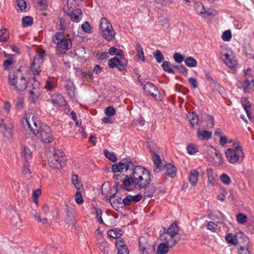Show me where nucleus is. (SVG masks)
Wrapping results in <instances>:
<instances>
[{
    "label": "nucleus",
    "mask_w": 254,
    "mask_h": 254,
    "mask_svg": "<svg viewBox=\"0 0 254 254\" xmlns=\"http://www.w3.org/2000/svg\"><path fill=\"white\" fill-rule=\"evenodd\" d=\"M22 25L24 27H28L31 26L33 23V19L30 16H25L23 17L22 20Z\"/></svg>",
    "instance_id": "42"
},
{
    "label": "nucleus",
    "mask_w": 254,
    "mask_h": 254,
    "mask_svg": "<svg viewBox=\"0 0 254 254\" xmlns=\"http://www.w3.org/2000/svg\"><path fill=\"white\" fill-rule=\"evenodd\" d=\"M100 250L102 251L104 254H109L110 247L108 243L106 242L99 247Z\"/></svg>",
    "instance_id": "48"
},
{
    "label": "nucleus",
    "mask_w": 254,
    "mask_h": 254,
    "mask_svg": "<svg viewBox=\"0 0 254 254\" xmlns=\"http://www.w3.org/2000/svg\"><path fill=\"white\" fill-rule=\"evenodd\" d=\"M9 38V34L6 29H2L0 31V42H3Z\"/></svg>",
    "instance_id": "40"
},
{
    "label": "nucleus",
    "mask_w": 254,
    "mask_h": 254,
    "mask_svg": "<svg viewBox=\"0 0 254 254\" xmlns=\"http://www.w3.org/2000/svg\"><path fill=\"white\" fill-rule=\"evenodd\" d=\"M162 66L164 70L168 73H174L173 69L171 67V64L169 62L164 61L162 64Z\"/></svg>",
    "instance_id": "44"
},
{
    "label": "nucleus",
    "mask_w": 254,
    "mask_h": 254,
    "mask_svg": "<svg viewBox=\"0 0 254 254\" xmlns=\"http://www.w3.org/2000/svg\"><path fill=\"white\" fill-rule=\"evenodd\" d=\"M163 229L164 232L160 236L161 241L168 244L170 247H173L180 241V238L173 236V235L166 232L165 228H163Z\"/></svg>",
    "instance_id": "14"
},
{
    "label": "nucleus",
    "mask_w": 254,
    "mask_h": 254,
    "mask_svg": "<svg viewBox=\"0 0 254 254\" xmlns=\"http://www.w3.org/2000/svg\"><path fill=\"white\" fill-rule=\"evenodd\" d=\"M42 63L38 64V62H35L33 61L32 64L31 65L30 69L31 72L34 75H38L41 71L42 69L41 68V65Z\"/></svg>",
    "instance_id": "26"
},
{
    "label": "nucleus",
    "mask_w": 254,
    "mask_h": 254,
    "mask_svg": "<svg viewBox=\"0 0 254 254\" xmlns=\"http://www.w3.org/2000/svg\"><path fill=\"white\" fill-rule=\"evenodd\" d=\"M8 82L10 85L18 91H23L27 87V81L24 76L18 78L15 73H11L8 76Z\"/></svg>",
    "instance_id": "8"
},
{
    "label": "nucleus",
    "mask_w": 254,
    "mask_h": 254,
    "mask_svg": "<svg viewBox=\"0 0 254 254\" xmlns=\"http://www.w3.org/2000/svg\"><path fill=\"white\" fill-rule=\"evenodd\" d=\"M223 62L230 68H234L237 65V61L232 51H228L224 55Z\"/></svg>",
    "instance_id": "15"
},
{
    "label": "nucleus",
    "mask_w": 254,
    "mask_h": 254,
    "mask_svg": "<svg viewBox=\"0 0 254 254\" xmlns=\"http://www.w3.org/2000/svg\"><path fill=\"white\" fill-rule=\"evenodd\" d=\"M188 118L189 119L190 123L192 127L197 125L198 122V118L196 113L192 112L188 115Z\"/></svg>",
    "instance_id": "31"
},
{
    "label": "nucleus",
    "mask_w": 254,
    "mask_h": 254,
    "mask_svg": "<svg viewBox=\"0 0 254 254\" xmlns=\"http://www.w3.org/2000/svg\"><path fill=\"white\" fill-rule=\"evenodd\" d=\"M29 166V165L28 162H27V163L25 162L24 164V166L22 170V172L23 175L27 176V175H28L30 173Z\"/></svg>",
    "instance_id": "60"
},
{
    "label": "nucleus",
    "mask_w": 254,
    "mask_h": 254,
    "mask_svg": "<svg viewBox=\"0 0 254 254\" xmlns=\"http://www.w3.org/2000/svg\"><path fill=\"white\" fill-rule=\"evenodd\" d=\"M189 83L190 84V85L193 88L195 89V88H197V87H198L197 82L195 78H193V77H190L189 79Z\"/></svg>",
    "instance_id": "64"
},
{
    "label": "nucleus",
    "mask_w": 254,
    "mask_h": 254,
    "mask_svg": "<svg viewBox=\"0 0 254 254\" xmlns=\"http://www.w3.org/2000/svg\"><path fill=\"white\" fill-rule=\"evenodd\" d=\"M207 176L209 185L214 187L217 185L218 182L216 179V175L212 169H207Z\"/></svg>",
    "instance_id": "22"
},
{
    "label": "nucleus",
    "mask_w": 254,
    "mask_h": 254,
    "mask_svg": "<svg viewBox=\"0 0 254 254\" xmlns=\"http://www.w3.org/2000/svg\"><path fill=\"white\" fill-rule=\"evenodd\" d=\"M29 88L30 94V99L31 102L34 103L41 95L42 92L41 87L39 82L35 79V77L32 78L29 82Z\"/></svg>",
    "instance_id": "9"
},
{
    "label": "nucleus",
    "mask_w": 254,
    "mask_h": 254,
    "mask_svg": "<svg viewBox=\"0 0 254 254\" xmlns=\"http://www.w3.org/2000/svg\"><path fill=\"white\" fill-rule=\"evenodd\" d=\"M52 102L53 104L57 106H63L65 104V100L63 96L60 94H55L53 97Z\"/></svg>",
    "instance_id": "23"
},
{
    "label": "nucleus",
    "mask_w": 254,
    "mask_h": 254,
    "mask_svg": "<svg viewBox=\"0 0 254 254\" xmlns=\"http://www.w3.org/2000/svg\"><path fill=\"white\" fill-rule=\"evenodd\" d=\"M105 114L108 117H112L116 114V110L112 106H109L105 109Z\"/></svg>",
    "instance_id": "51"
},
{
    "label": "nucleus",
    "mask_w": 254,
    "mask_h": 254,
    "mask_svg": "<svg viewBox=\"0 0 254 254\" xmlns=\"http://www.w3.org/2000/svg\"><path fill=\"white\" fill-rule=\"evenodd\" d=\"M108 65L110 68H117L119 70H124L127 65V61L124 57L119 59L114 57L109 60Z\"/></svg>",
    "instance_id": "13"
},
{
    "label": "nucleus",
    "mask_w": 254,
    "mask_h": 254,
    "mask_svg": "<svg viewBox=\"0 0 254 254\" xmlns=\"http://www.w3.org/2000/svg\"><path fill=\"white\" fill-rule=\"evenodd\" d=\"M123 183L126 186L133 184L139 189L146 188L150 183V172L140 166L133 167L131 172L126 175Z\"/></svg>",
    "instance_id": "1"
},
{
    "label": "nucleus",
    "mask_w": 254,
    "mask_h": 254,
    "mask_svg": "<svg viewBox=\"0 0 254 254\" xmlns=\"http://www.w3.org/2000/svg\"><path fill=\"white\" fill-rule=\"evenodd\" d=\"M179 228L176 222H173L166 230V232L169 234L173 235V236L177 237L178 234L179 233Z\"/></svg>",
    "instance_id": "25"
},
{
    "label": "nucleus",
    "mask_w": 254,
    "mask_h": 254,
    "mask_svg": "<svg viewBox=\"0 0 254 254\" xmlns=\"http://www.w3.org/2000/svg\"><path fill=\"white\" fill-rule=\"evenodd\" d=\"M116 197V193H113L111 196H110L109 198V201L110 202L111 204L113 207H115L117 206V205L121 203V197Z\"/></svg>",
    "instance_id": "32"
},
{
    "label": "nucleus",
    "mask_w": 254,
    "mask_h": 254,
    "mask_svg": "<svg viewBox=\"0 0 254 254\" xmlns=\"http://www.w3.org/2000/svg\"><path fill=\"white\" fill-rule=\"evenodd\" d=\"M128 197L130 199L131 201L134 202H137L141 200L142 195L141 193H138L135 195H128Z\"/></svg>",
    "instance_id": "54"
},
{
    "label": "nucleus",
    "mask_w": 254,
    "mask_h": 254,
    "mask_svg": "<svg viewBox=\"0 0 254 254\" xmlns=\"http://www.w3.org/2000/svg\"><path fill=\"white\" fill-rule=\"evenodd\" d=\"M99 32L103 38L108 41H112L115 38V32L112 24L106 18L100 19Z\"/></svg>",
    "instance_id": "5"
},
{
    "label": "nucleus",
    "mask_w": 254,
    "mask_h": 254,
    "mask_svg": "<svg viewBox=\"0 0 254 254\" xmlns=\"http://www.w3.org/2000/svg\"><path fill=\"white\" fill-rule=\"evenodd\" d=\"M169 248L171 247L168 244L162 242L157 247V253L158 254H166L169 251Z\"/></svg>",
    "instance_id": "29"
},
{
    "label": "nucleus",
    "mask_w": 254,
    "mask_h": 254,
    "mask_svg": "<svg viewBox=\"0 0 254 254\" xmlns=\"http://www.w3.org/2000/svg\"><path fill=\"white\" fill-rule=\"evenodd\" d=\"M45 51L43 50H41L37 52V54L35 56L33 60L35 61V62H39V63H43Z\"/></svg>",
    "instance_id": "33"
},
{
    "label": "nucleus",
    "mask_w": 254,
    "mask_h": 254,
    "mask_svg": "<svg viewBox=\"0 0 254 254\" xmlns=\"http://www.w3.org/2000/svg\"><path fill=\"white\" fill-rule=\"evenodd\" d=\"M185 63L188 66L190 67H195L197 64V61L191 57L186 58Z\"/></svg>",
    "instance_id": "38"
},
{
    "label": "nucleus",
    "mask_w": 254,
    "mask_h": 254,
    "mask_svg": "<svg viewBox=\"0 0 254 254\" xmlns=\"http://www.w3.org/2000/svg\"><path fill=\"white\" fill-rule=\"evenodd\" d=\"M71 182L73 185L74 186L76 190H82L83 188V185L81 182V181L79 179L78 177L76 175H73L71 177Z\"/></svg>",
    "instance_id": "27"
},
{
    "label": "nucleus",
    "mask_w": 254,
    "mask_h": 254,
    "mask_svg": "<svg viewBox=\"0 0 254 254\" xmlns=\"http://www.w3.org/2000/svg\"><path fill=\"white\" fill-rule=\"evenodd\" d=\"M22 124L25 128L27 127L34 135L38 133L40 123L37 117L31 111H29L26 113L22 121Z\"/></svg>",
    "instance_id": "6"
},
{
    "label": "nucleus",
    "mask_w": 254,
    "mask_h": 254,
    "mask_svg": "<svg viewBox=\"0 0 254 254\" xmlns=\"http://www.w3.org/2000/svg\"><path fill=\"white\" fill-rule=\"evenodd\" d=\"M13 120L10 117L4 116L0 112V132L3 136L8 139L11 138L13 136Z\"/></svg>",
    "instance_id": "3"
},
{
    "label": "nucleus",
    "mask_w": 254,
    "mask_h": 254,
    "mask_svg": "<svg viewBox=\"0 0 254 254\" xmlns=\"http://www.w3.org/2000/svg\"><path fill=\"white\" fill-rule=\"evenodd\" d=\"M212 133L207 130H198L197 133V137L199 140H208L211 138Z\"/></svg>",
    "instance_id": "24"
},
{
    "label": "nucleus",
    "mask_w": 254,
    "mask_h": 254,
    "mask_svg": "<svg viewBox=\"0 0 254 254\" xmlns=\"http://www.w3.org/2000/svg\"><path fill=\"white\" fill-rule=\"evenodd\" d=\"M194 8L196 12L199 15L204 14L205 8L203 4L200 2H196L194 4Z\"/></svg>",
    "instance_id": "36"
},
{
    "label": "nucleus",
    "mask_w": 254,
    "mask_h": 254,
    "mask_svg": "<svg viewBox=\"0 0 254 254\" xmlns=\"http://www.w3.org/2000/svg\"><path fill=\"white\" fill-rule=\"evenodd\" d=\"M39 134L41 140L44 143H49L53 140V135L51 128L47 125H43L38 129V133L35 135Z\"/></svg>",
    "instance_id": "12"
},
{
    "label": "nucleus",
    "mask_w": 254,
    "mask_h": 254,
    "mask_svg": "<svg viewBox=\"0 0 254 254\" xmlns=\"http://www.w3.org/2000/svg\"><path fill=\"white\" fill-rule=\"evenodd\" d=\"M11 108V106L10 103L9 101L5 102L3 105V109L7 114L9 113Z\"/></svg>",
    "instance_id": "63"
},
{
    "label": "nucleus",
    "mask_w": 254,
    "mask_h": 254,
    "mask_svg": "<svg viewBox=\"0 0 254 254\" xmlns=\"http://www.w3.org/2000/svg\"><path fill=\"white\" fill-rule=\"evenodd\" d=\"M222 39L224 41H229L232 38V34L230 30H228L224 31L222 35Z\"/></svg>",
    "instance_id": "50"
},
{
    "label": "nucleus",
    "mask_w": 254,
    "mask_h": 254,
    "mask_svg": "<svg viewBox=\"0 0 254 254\" xmlns=\"http://www.w3.org/2000/svg\"><path fill=\"white\" fill-rule=\"evenodd\" d=\"M227 242L233 245H236L238 243L236 236L232 234H228L225 237Z\"/></svg>",
    "instance_id": "37"
},
{
    "label": "nucleus",
    "mask_w": 254,
    "mask_h": 254,
    "mask_svg": "<svg viewBox=\"0 0 254 254\" xmlns=\"http://www.w3.org/2000/svg\"><path fill=\"white\" fill-rule=\"evenodd\" d=\"M173 58L178 63H181L184 60V56L179 53H175L173 55Z\"/></svg>",
    "instance_id": "55"
},
{
    "label": "nucleus",
    "mask_w": 254,
    "mask_h": 254,
    "mask_svg": "<svg viewBox=\"0 0 254 254\" xmlns=\"http://www.w3.org/2000/svg\"><path fill=\"white\" fill-rule=\"evenodd\" d=\"M66 14L68 16L73 22H78L81 18L82 11L81 9L77 8L71 12L66 13Z\"/></svg>",
    "instance_id": "19"
},
{
    "label": "nucleus",
    "mask_w": 254,
    "mask_h": 254,
    "mask_svg": "<svg viewBox=\"0 0 254 254\" xmlns=\"http://www.w3.org/2000/svg\"><path fill=\"white\" fill-rule=\"evenodd\" d=\"M22 153L26 163L28 162L29 159H30L31 158V150L28 148L24 146L22 149Z\"/></svg>",
    "instance_id": "35"
},
{
    "label": "nucleus",
    "mask_w": 254,
    "mask_h": 254,
    "mask_svg": "<svg viewBox=\"0 0 254 254\" xmlns=\"http://www.w3.org/2000/svg\"><path fill=\"white\" fill-rule=\"evenodd\" d=\"M117 250V254H129V251L127 246H124V247L118 248Z\"/></svg>",
    "instance_id": "59"
},
{
    "label": "nucleus",
    "mask_w": 254,
    "mask_h": 254,
    "mask_svg": "<svg viewBox=\"0 0 254 254\" xmlns=\"http://www.w3.org/2000/svg\"><path fill=\"white\" fill-rule=\"evenodd\" d=\"M133 164L129 158H125L118 163L113 164L111 169L113 173L121 172L124 169L127 174H129L133 168Z\"/></svg>",
    "instance_id": "10"
},
{
    "label": "nucleus",
    "mask_w": 254,
    "mask_h": 254,
    "mask_svg": "<svg viewBox=\"0 0 254 254\" xmlns=\"http://www.w3.org/2000/svg\"><path fill=\"white\" fill-rule=\"evenodd\" d=\"M81 28H82V30L86 33H90L91 32L90 25L88 22H84V23H83L82 25Z\"/></svg>",
    "instance_id": "58"
},
{
    "label": "nucleus",
    "mask_w": 254,
    "mask_h": 254,
    "mask_svg": "<svg viewBox=\"0 0 254 254\" xmlns=\"http://www.w3.org/2000/svg\"><path fill=\"white\" fill-rule=\"evenodd\" d=\"M65 157L63 152L55 151L48 159L49 166L54 169H59L65 165Z\"/></svg>",
    "instance_id": "7"
},
{
    "label": "nucleus",
    "mask_w": 254,
    "mask_h": 254,
    "mask_svg": "<svg viewBox=\"0 0 254 254\" xmlns=\"http://www.w3.org/2000/svg\"><path fill=\"white\" fill-rule=\"evenodd\" d=\"M242 104L243 108L247 113V116L249 119H253L254 118V116L252 113V108L248 100L246 98H243L242 101Z\"/></svg>",
    "instance_id": "17"
},
{
    "label": "nucleus",
    "mask_w": 254,
    "mask_h": 254,
    "mask_svg": "<svg viewBox=\"0 0 254 254\" xmlns=\"http://www.w3.org/2000/svg\"><path fill=\"white\" fill-rule=\"evenodd\" d=\"M153 55L156 61L159 63H161L164 59V56L159 50L154 52Z\"/></svg>",
    "instance_id": "43"
},
{
    "label": "nucleus",
    "mask_w": 254,
    "mask_h": 254,
    "mask_svg": "<svg viewBox=\"0 0 254 254\" xmlns=\"http://www.w3.org/2000/svg\"><path fill=\"white\" fill-rule=\"evenodd\" d=\"M239 254H251L249 247L247 246L246 248L241 247L238 252Z\"/></svg>",
    "instance_id": "61"
},
{
    "label": "nucleus",
    "mask_w": 254,
    "mask_h": 254,
    "mask_svg": "<svg viewBox=\"0 0 254 254\" xmlns=\"http://www.w3.org/2000/svg\"><path fill=\"white\" fill-rule=\"evenodd\" d=\"M149 239L148 235L141 236L138 239L139 250L142 254H148L155 250L154 246L149 242Z\"/></svg>",
    "instance_id": "11"
},
{
    "label": "nucleus",
    "mask_w": 254,
    "mask_h": 254,
    "mask_svg": "<svg viewBox=\"0 0 254 254\" xmlns=\"http://www.w3.org/2000/svg\"><path fill=\"white\" fill-rule=\"evenodd\" d=\"M16 4L20 10L23 11L26 9L27 4L24 0H16Z\"/></svg>",
    "instance_id": "56"
},
{
    "label": "nucleus",
    "mask_w": 254,
    "mask_h": 254,
    "mask_svg": "<svg viewBox=\"0 0 254 254\" xmlns=\"http://www.w3.org/2000/svg\"><path fill=\"white\" fill-rule=\"evenodd\" d=\"M142 86H143V89L149 92L151 96L154 97L157 96V94L158 92V88L153 84L147 82L145 84L141 83Z\"/></svg>",
    "instance_id": "18"
},
{
    "label": "nucleus",
    "mask_w": 254,
    "mask_h": 254,
    "mask_svg": "<svg viewBox=\"0 0 254 254\" xmlns=\"http://www.w3.org/2000/svg\"><path fill=\"white\" fill-rule=\"evenodd\" d=\"M75 201L78 204H82L83 199L81 194V190H77L75 194Z\"/></svg>",
    "instance_id": "47"
},
{
    "label": "nucleus",
    "mask_w": 254,
    "mask_h": 254,
    "mask_svg": "<svg viewBox=\"0 0 254 254\" xmlns=\"http://www.w3.org/2000/svg\"><path fill=\"white\" fill-rule=\"evenodd\" d=\"M66 91L68 95L71 98L74 97V90L75 88L73 84L71 82L67 83L65 85Z\"/></svg>",
    "instance_id": "34"
},
{
    "label": "nucleus",
    "mask_w": 254,
    "mask_h": 254,
    "mask_svg": "<svg viewBox=\"0 0 254 254\" xmlns=\"http://www.w3.org/2000/svg\"><path fill=\"white\" fill-rule=\"evenodd\" d=\"M220 178L222 182L226 185H229L231 183L230 178L226 174H222Z\"/></svg>",
    "instance_id": "53"
},
{
    "label": "nucleus",
    "mask_w": 254,
    "mask_h": 254,
    "mask_svg": "<svg viewBox=\"0 0 254 254\" xmlns=\"http://www.w3.org/2000/svg\"><path fill=\"white\" fill-rule=\"evenodd\" d=\"M233 148H228L225 151L226 157L231 164L241 163L244 158V153L238 142L233 144Z\"/></svg>",
    "instance_id": "2"
},
{
    "label": "nucleus",
    "mask_w": 254,
    "mask_h": 254,
    "mask_svg": "<svg viewBox=\"0 0 254 254\" xmlns=\"http://www.w3.org/2000/svg\"><path fill=\"white\" fill-rule=\"evenodd\" d=\"M104 153L106 156L112 162H116L117 159L116 156V155L114 153L112 152H110L108 150H105L104 151Z\"/></svg>",
    "instance_id": "45"
},
{
    "label": "nucleus",
    "mask_w": 254,
    "mask_h": 254,
    "mask_svg": "<svg viewBox=\"0 0 254 254\" xmlns=\"http://www.w3.org/2000/svg\"><path fill=\"white\" fill-rule=\"evenodd\" d=\"M236 218L237 221L241 224H244L247 221V216L241 213L237 215Z\"/></svg>",
    "instance_id": "49"
},
{
    "label": "nucleus",
    "mask_w": 254,
    "mask_h": 254,
    "mask_svg": "<svg viewBox=\"0 0 254 254\" xmlns=\"http://www.w3.org/2000/svg\"><path fill=\"white\" fill-rule=\"evenodd\" d=\"M245 92L251 93L254 90V81L251 76L247 77L242 83Z\"/></svg>",
    "instance_id": "16"
},
{
    "label": "nucleus",
    "mask_w": 254,
    "mask_h": 254,
    "mask_svg": "<svg viewBox=\"0 0 254 254\" xmlns=\"http://www.w3.org/2000/svg\"><path fill=\"white\" fill-rule=\"evenodd\" d=\"M199 171L196 169L190 171L189 182L192 186H195L197 184L199 176Z\"/></svg>",
    "instance_id": "21"
},
{
    "label": "nucleus",
    "mask_w": 254,
    "mask_h": 254,
    "mask_svg": "<svg viewBox=\"0 0 254 254\" xmlns=\"http://www.w3.org/2000/svg\"><path fill=\"white\" fill-rule=\"evenodd\" d=\"M116 245L117 249L124 247V246H126V245L124 243L123 239L120 238L116 239Z\"/></svg>",
    "instance_id": "62"
},
{
    "label": "nucleus",
    "mask_w": 254,
    "mask_h": 254,
    "mask_svg": "<svg viewBox=\"0 0 254 254\" xmlns=\"http://www.w3.org/2000/svg\"><path fill=\"white\" fill-rule=\"evenodd\" d=\"M214 88L217 90L221 95H223L224 93V89L219 83L215 82L214 83Z\"/></svg>",
    "instance_id": "57"
},
{
    "label": "nucleus",
    "mask_w": 254,
    "mask_h": 254,
    "mask_svg": "<svg viewBox=\"0 0 254 254\" xmlns=\"http://www.w3.org/2000/svg\"><path fill=\"white\" fill-rule=\"evenodd\" d=\"M135 50L137 53V56L138 57V58L140 59L142 61H144L145 58L144 56L143 52L140 44L138 43L136 45Z\"/></svg>",
    "instance_id": "39"
},
{
    "label": "nucleus",
    "mask_w": 254,
    "mask_h": 254,
    "mask_svg": "<svg viewBox=\"0 0 254 254\" xmlns=\"http://www.w3.org/2000/svg\"><path fill=\"white\" fill-rule=\"evenodd\" d=\"M207 229L212 232H217L220 230V227L216 224H215L213 222H209L207 226Z\"/></svg>",
    "instance_id": "41"
},
{
    "label": "nucleus",
    "mask_w": 254,
    "mask_h": 254,
    "mask_svg": "<svg viewBox=\"0 0 254 254\" xmlns=\"http://www.w3.org/2000/svg\"><path fill=\"white\" fill-rule=\"evenodd\" d=\"M187 149L188 153L191 155L194 154L198 151L197 148L193 144L189 145L187 147Z\"/></svg>",
    "instance_id": "52"
},
{
    "label": "nucleus",
    "mask_w": 254,
    "mask_h": 254,
    "mask_svg": "<svg viewBox=\"0 0 254 254\" xmlns=\"http://www.w3.org/2000/svg\"><path fill=\"white\" fill-rule=\"evenodd\" d=\"M107 234L109 237L117 239L122 235V232L118 228H115L109 230Z\"/></svg>",
    "instance_id": "28"
},
{
    "label": "nucleus",
    "mask_w": 254,
    "mask_h": 254,
    "mask_svg": "<svg viewBox=\"0 0 254 254\" xmlns=\"http://www.w3.org/2000/svg\"><path fill=\"white\" fill-rule=\"evenodd\" d=\"M53 42L57 44V50L60 53H65L71 48L70 39L65 38L63 32H57L52 38Z\"/></svg>",
    "instance_id": "4"
},
{
    "label": "nucleus",
    "mask_w": 254,
    "mask_h": 254,
    "mask_svg": "<svg viewBox=\"0 0 254 254\" xmlns=\"http://www.w3.org/2000/svg\"><path fill=\"white\" fill-rule=\"evenodd\" d=\"M152 159L154 165L153 171L155 174H157L161 170L162 167V163L160 157L158 155L154 154V156H152Z\"/></svg>",
    "instance_id": "20"
},
{
    "label": "nucleus",
    "mask_w": 254,
    "mask_h": 254,
    "mask_svg": "<svg viewBox=\"0 0 254 254\" xmlns=\"http://www.w3.org/2000/svg\"><path fill=\"white\" fill-rule=\"evenodd\" d=\"M166 173L171 178H174L176 175V168L171 164H167L165 166Z\"/></svg>",
    "instance_id": "30"
},
{
    "label": "nucleus",
    "mask_w": 254,
    "mask_h": 254,
    "mask_svg": "<svg viewBox=\"0 0 254 254\" xmlns=\"http://www.w3.org/2000/svg\"><path fill=\"white\" fill-rule=\"evenodd\" d=\"M24 98L22 96H18L16 101V107L18 110L23 108Z\"/></svg>",
    "instance_id": "46"
}]
</instances>
